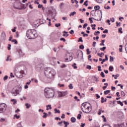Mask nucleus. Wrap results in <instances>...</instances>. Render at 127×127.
Returning <instances> with one entry per match:
<instances>
[{
	"mask_svg": "<svg viewBox=\"0 0 127 127\" xmlns=\"http://www.w3.org/2000/svg\"><path fill=\"white\" fill-rule=\"evenodd\" d=\"M44 95L47 99H52L54 97V89L53 88L46 87L44 90Z\"/></svg>",
	"mask_w": 127,
	"mask_h": 127,
	"instance_id": "1",
	"label": "nucleus"
},
{
	"mask_svg": "<svg viewBox=\"0 0 127 127\" xmlns=\"http://www.w3.org/2000/svg\"><path fill=\"white\" fill-rule=\"evenodd\" d=\"M81 108L82 112L86 114H89V113L92 111V106L91 104L88 102L82 103Z\"/></svg>",
	"mask_w": 127,
	"mask_h": 127,
	"instance_id": "2",
	"label": "nucleus"
},
{
	"mask_svg": "<svg viewBox=\"0 0 127 127\" xmlns=\"http://www.w3.org/2000/svg\"><path fill=\"white\" fill-rule=\"evenodd\" d=\"M26 35L29 39H34L37 37V32L35 29L28 30Z\"/></svg>",
	"mask_w": 127,
	"mask_h": 127,
	"instance_id": "3",
	"label": "nucleus"
},
{
	"mask_svg": "<svg viewBox=\"0 0 127 127\" xmlns=\"http://www.w3.org/2000/svg\"><path fill=\"white\" fill-rule=\"evenodd\" d=\"M55 70L50 67L47 68L45 71V75L49 78H52L55 76Z\"/></svg>",
	"mask_w": 127,
	"mask_h": 127,
	"instance_id": "4",
	"label": "nucleus"
},
{
	"mask_svg": "<svg viewBox=\"0 0 127 127\" xmlns=\"http://www.w3.org/2000/svg\"><path fill=\"white\" fill-rule=\"evenodd\" d=\"M19 92H21V86L17 85L12 89L11 94L12 96L15 97V96L19 95Z\"/></svg>",
	"mask_w": 127,
	"mask_h": 127,
	"instance_id": "5",
	"label": "nucleus"
},
{
	"mask_svg": "<svg viewBox=\"0 0 127 127\" xmlns=\"http://www.w3.org/2000/svg\"><path fill=\"white\" fill-rule=\"evenodd\" d=\"M6 104L4 103L0 104V113H4L6 110Z\"/></svg>",
	"mask_w": 127,
	"mask_h": 127,
	"instance_id": "6",
	"label": "nucleus"
},
{
	"mask_svg": "<svg viewBox=\"0 0 127 127\" xmlns=\"http://www.w3.org/2000/svg\"><path fill=\"white\" fill-rule=\"evenodd\" d=\"M44 67V65L43 64H38L35 66V69L37 72H40L41 70H43V68Z\"/></svg>",
	"mask_w": 127,
	"mask_h": 127,
	"instance_id": "7",
	"label": "nucleus"
},
{
	"mask_svg": "<svg viewBox=\"0 0 127 127\" xmlns=\"http://www.w3.org/2000/svg\"><path fill=\"white\" fill-rule=\"evenodd\" d=\"M13 7H14V8H15V9H22V8H21V3L20 2H18V3H16Z\"/></svg>",
	"mask_w": 127,
	"mask_h": 127,
	"instance_id": "8",
	"label": "nucleus"
},
{
	"mask_svg": "<svg viewBox=\"0 0 127 127\" xmlns=\"http://www.w3.org/2000/svg\"><path fill=\"white\" fill-rule=\"evenodd\" d=\"M50 13H52V18H55L56 16V10L54 9H52L51 11H50Z\"/></svg>",
	"mask_w": 127,
	"mask_h": 127,
	"instance_id": "9",
	"label": "nucleus"
},
{
	"mask_svg": "<svg viewBox=\"0 0 127 127\" xmlns=\"http://www.w3.org/2000/svg\"><path fill=\"white\" fill-rule=\"evenodd\" d=\"M95 18H93V19L94 20H97V21H99V20H101V17L100 16V14L97 13V15H95Z\"/></svg>",
	"mask_w": 127,
	"mask_h": 127,
	"instance_id": "10",
	"label": "nucleus"
},
{
	"mask_svg": "<svg viewBox=\"0 0 127 127\" xmlns=\"http://www.w3.org/2000/svg\"><path fill=\"white\" fill-rule=\"evenodd\" d=\"M67 94H68V92H67V91L61 92V95H60V97H64L66 96V95H67Z\"/></svg>",
	"mask_w": 127,
	"mask_h": 127,
	"instance_id": "11",
	"label": "nucleus"
},
{
	"mask_svg": "<svg viewBox=\"0 0 127 127\" xmlns=\"http://www.w3.org/2000/svg\"><path fill=\"white\" fill-rule=\"evenodd\" d=\"M20 74H22V75H20L19 76V78H22V77H23V75H25V73H24V71L23 70L20 71Z\"/></svg>",
	"mask_w": 127,
	"mask_h": 127,
	"instance_id": "12",
	"label": "nucleus"
},
{
	"mask_svg": "<svg viewBox=\"0 0 127 127\" xmlns=\"http://www.w3.org/2000/svg\"><path fill=\"white\" fill-rule=\"evenodd\" d=\"M64 4H65L63 2L60 3V4L59 5V8L60 9H62V8H63L64 6Z\"/></svg>",
	"mask_w": 127,
	"mask_h": 127,
	"instance_id": "13",
	"label": "nucleus"
},
{
	"mask_svg": "<svg viewBox=\"0 0 127 127\" xmlns=\"http://www.w3.org/2000/svg\"><path fill=\"white\" fill-rule=\"evenodd\" d=\"M104 111L103 110V109L101 108L100 109H99L98 110V115H101L102 113H104Z\"/></svg>",
	"mask_w": 127,
	"mask_h": 127,
	"instance_id": "14",
	"label": "nucleus"
},
{
	"mask_svg": "<svg viewBox=\"0 0 127 127\" xmlns=\"http://www.w3.org/2000/svg\"><path fill=\"white\" fill-rule=\"evenodd\" d=\"M25 106H26V109H29L30 108H31V105L29 103L25 104Z\"/></svg>",
	"mask_w": 127,
	"mask_h": 127,
	"instance_id": "15",
	"label": "nucleus"
},
{
	"mask_svg": "<svg viewBox=\"0 0 127 127\" xmlns=\"http://www.w3.org/2000/svg\"><path fill=\"white\" fill-rule=\"evenodd\" d=\"M104 85H105V86H103L102 87L103 90H106V88H107L108 85H109V84H108V83H105Z\"/></svg>",
	"mask_w": 127,
	"mask_h": 127,
	"instance_id": "16",
	"label": "nucleus"
},
{
	"mask_svg": "<svg viewBox=\"0 0 127 127\" xmlns=\"http://www.w3.org/2000/svg\"><path fill=\"white\" fill-rule=\"evenodd\" d=\"M55 114H60V110H58L57 109L55 108L54 109Z\"/></svg>",
	"mask_w": 127,
	"mask_h": 127,
	"instance_id": "17",
	"label": "nucleus"
},
{
	"mask_svg": "<svg viewBox=\"0 0 127 127\" xmlns=\"http://www.w3.org/2000/svg\"><path fill=\"white\" fill-rule=\"evenodd\" d=\"M64 127H67V126H69V122L64 121Z\"/></svg>",
	"mask_w": 127,
	"mask_h": 127,
	"instance_id": "18",
	"label": "nucleus"
},
{
	"mask_svg": "<svg viewBox=\"0 0 127 127\" xmlns=\"http://www.w3.org/2000/svg\"><path fill=\"white\" fill-rule=\"evenodd\" d=\"M43 118L44 119H46V118H47V116H48V114H47V113L44 112L43 113Z\"/></svg>",
	"mask_w": 127,
	"mask_h": 127,
	"instance_id": "19",
	"label": "nucleus"
},
{
	"mask_svg": "<svg viewBox=\"0 0 127 127\" xmlns=\"http://www.w3.org/2000/svg\"><path fill=\"white\" fill-rule=\"evenodd\" d=\"M105 40H102L101 41L102 43H100V45L101 46H105V44H104V43H105Z\"/></svg>",
	"mask_w": 127,
	"mask_h": 127,
	"instance_id": "20",
	"label": "nucleus"
},
{
	"mask_svg": "<svg viewBox=\"0 0 127 127\" xmlns=\"http://www.w3.org/2000/svg\"><path fill=\"white\" fill-rule=\"evenodd\" d=\"M71 123H75L76 122V118L72 117L70 120Z\"/></svg>",
	"mask_w": 127,
	"mask_h": 127,
	"instance_id": "21",
	"label": "nucleus"
},
{
	"mask_svg": "<svg viewBox=\"0 0 127 127\" xmlns=\"http://www.w3.org/2000/svg\"><path fill=\"white\" fill-rule=\"evenodd\" d=\"M74 14H76V11L71 12L69 14V16H74Z\"/></svg>",
	"mask_w": 127,
	"mask_h": 127,
	"instance_id": "22",
	"label": "nucleus"
},
{
	"mask_svg": "<svg viewBox=\"0 0 127 127\" xmlns=\"http://www.w3.org/2000/svg\"><path fill=\"white\" fill-rule=\"evenodd\" d=\"M117 103L119 104V105H120L122 107L124 106V103L120 100L117 101Z\"/></svg>",
	"mask_w": 127,
	"mask_h": 127,
	"instance_id": "23",
	"label": "nucleus"
},
{
	"mask_svg": "<svg viewBox=\"0 0 127 127\" xmlns=\"http://www.w3.org/2000/svg\"><path fill=\"white\" fill-rule=\"evenodd\" d=\"M91 27H92V29H93V30H95V29H96V24H91Z\"/></svg>",
	"mask_w": 127,
	"mask_h": 127,
	"instance_id": "24",
	"label": "nucleus"
},
{
	"mask_svg": "<svg viewBox=\"0 0 127 127\" xmlns=\"http://www.w3.org/2000/svg\"><path fill=\"white\" fill-rule=\"evenodd\" d=\"M19 67H20V66H19L18 65H16L15 66V71H16V70H19Z\"/></svg>",
	"mask_w": 127,
	"mask_h": 127,
	"instance_id": "25",
	"label": "nucleus"
},
{
	"mask_svg": "<svg viewBox=\"0 0 127 127\" xmlns=\"http://www.w3.org/2000/svg\"><path fill=\"white\" fill-rule=\"evenodd\" d=\"M15 118H16V119L17 120H18V119H19V118H20V116H17V115L16 114V115H14V117H13L14 120V119H15Z\"/></svg>",
	"mask_w": 127,
	"mask_h": 127,
	"instance_id": "26",
	"label": "nucleus"
},
{
	"mask_svg": "<svg viewBox=\"0 0 127 127\" xmlns=\"http://www.w3.org/2000/svg\"><path fill=\"white\" fill-rule=\"evenodd\" d=\"M10 58V56H7V59H6V61H11V59Z\"/></svg>",
	"mask_w": 127,
	"mask_h": 127,
	"instance_id": "27",
	"label": "nucleus"
},
{
	"mask_svg": "<svg viewBox=\"0 0 127 127\" xmlns=\"http://www.w3.org/2000/svg\"><path fill=\"white\" fill-rule=\"evenodd\" d=\"M99 8H100V6L99 5H96L94 6V9H95V10H99Z\"/></svg>",
	"mask_w": 127,
	"mask_h": 127,
	"instance_id": "28",
	"label": "nucleus"
},
{
	"mask_svg": "<svg viewBox=\"0 0 127 127\" xmlns=\"http://www.w3.org/2000/svg\"><path fill=\"white\" fill-rule=\"evenodd\" d=\"M76 65H77V64H76V63H74L72 66L73 67L74 69H77V66H76Z\"/></svg>",
	"mask_w": 127,
	"mask_h": 127,
	"instance_id": "29",
	"label": "nucleus"
},
{
	"mask_svg": "<svg viewBox=\"0 0 127 127\" xmlns=\"http://www.w3.org/2000/svg\"><path fill=\"white\" fill-rule=\"evenodd\" d=\"M118 31L120 33H123V28L121 27L118 29Z\"/></svg>",
	"mask_w": 127,
	"mask_h": 127,
	"instance_id": "30",
	"label": "nucleus"
},
{
	"mask_svg": "<svg viewBox=\"0 0 127 127\" xmlns=\"http://www.w3.org/2000/svg\"><path fill=\"white\" fill-rule=\"evenodd\" d=\"M110 92L111 90H106L104 91V94L108 95V94H109V93H110Z\"/></svg>",
	"mask_w": 127,
	"mask_h": 127,
	"instance_id": "31",
	"label": "nucleus"
},
{
	"mask_svg": "<svg viewBox=\"0 0 127 127\" xmlns=\"http://www.w3.org/2000/svg\"><path fill=\"white\" fill-rule=\"evenodd\" d=\"M11 101L13 102V104L14 105H15L16 104L17 101H16V100H15V99H12V100H11Z\"/></svg>",
	"mask_w": 127,
	"mask_h": 127,
	"instance_id": "32",
	"label": "nucleus"
},
{
	"mask_svg": "<svg viewBox=\"0 0 127 127\" xmlns=\"http://www.w3.org/2000/svg\"><path fill=\"white\" fill-rule=\"evenodd\" d=\"M97 55H98V56H100V57H102V55H105V54H104V53H101V54L98 53L97 54Z\"/></svg>",
	"mask_w": 127,
	"mask_h": 127,
	"instance_id": "33",
	"label": "nucleus"
},
{
	"mask_svg": "<svg viewBox=\"0 0 127 127\" xmlns=\"http://www.w3.org/2000/svg\"><path fill=\"white\" fill-rule=\"evenodd\" d=\"M101 77H102V78H105V73H104V72L102 71L101 72V74H100Z\"/></svg>",
	"mask_w": 127,
	"mask_h": 127,
	"instance_id": "34",
	"label": "nucleus"
},
{
	"mask_svg": "<svg viewBox=\"0 0 127 127\" xmlns=\"http://www.w3.org/2000/svg\"><path fill=\"white\" fill-rule=\"evenodd\" d=\"M56 60V58L55 57H53L52 59V61H53L54 64H55V63H56V61H55Z\"/></svg>",
	"mask_w": 127,
	"mask_h": 127,
	"instance_id": "35",
	"label": "nucleus"
},
{
	"mask_svg": "<svg viewBox=\"0 0 127 127\" xmlns=\"http://www.w3.org/2000/svg\"><path fill=\"white\" fill-rule=\"evenodd\" d=\"M58 85L60 88H63V87L64 86V84H61L60 83H59Z\"/></svg>",
	"mask_w": 127,
	"mask_h": 127,
	"instance_id": "36",
	"label": "nucleus"
},
{
	"mask_svg": "<svg viewBox=\"0 0 127 127\" xmlns=\"http://www.w3.org/2000/svg\"><path fill=\"white\" fill-rule=\"evenodd\" d=\"M106 48H107V47H103V48H101L100 49L101 51H105V50H106Z\"/></svg>",
	"mask_w": 127,
	"mask_h": 127,
	"instance_id": "37",
	"label": "nucleus"
},
{
	"mask_svg": "<svg viewBox=\"0 0 127 127\" xmlns=\"http://www.w3.org/2000/svg\"><path fill=\"white\" fill-rule=\"evenodd\" d=\"M110 62H114V58L113 57L110 56Z\"/></svg>",
	"mask_w": 127,
	"mask_h": 127,
	"instance_id": "38",
	"label": "nucleus"
},
{
	"mask_svg": "<svg viewBox=\"0 0 127 127\" xmlns=\"http://www.w3.org/2000/svg\"><path fill=\"white\" fill-rule=\"evenodd\" d=\"M1 35L3 38H5V33L4 32H2Z\"/></svg>",
	"mask_w": 127,
	"mask_h": 127,
	"instance_id": "39",
	"label": "nucleus"
},
{
	"mask_svg": "<svg viewBox=\"0 0 127 127\" xmlns=\"http://www.w3.org/2000/svg\"><path fill=\"white\" fill-rule=\"evenodd\" d=\"M113 69H114V67H113L112 66H110L109 67V70L110 71V72H113Z\"/></svg>",
	"mask_w": 127,
	"mask_h": 127,
	"instance_id": "40",
	"label": "nucleus"
},
{
	"mask_svg": "<svg viewBox=\"0 0 127 127\" xmlns=\"http://www.w3.org/2000/svg\"><path fill=\"white\" fill-rule=\"evenodd\" d=\"M93 19H94V18H93V17L89 18V20H90V23H93Z\"/></svg>",
	"mask_w": 127,
	"mask_h": 127,
	"instance_id": "41",
	"label": "nucleus"
},
{
	"mask_svg": "<svg viewBox=\"0 0 127 127\" xmlns=\"http://www.w3.org/2000/svg\"><path fill=\"white\" fill-rule=\"evenodd\" d=\"M56 27H59V26H61V24L60 23H56L55 24Z\"/></svg>",
	"mask_w": 127,
	"mask_h": 127,
	"instance_id": "42",
	"label": "nucleus"
},
{
	"mask_svg": "<svg viewBox=\"0 0 127 127\" xmlns=\"http://www.w3.org/2000/svg\"><path fill=\"white\" fill-rule=\"evenodd\" d=\"M126 96V94L124 91H121V96L122 97H125Z\"/></svg>",
	"mask_w": 127,
	"mask_h": 127,
	"instance_id": "43",
	"label": "nucleus"
},
{
	"mask_svg": "<svg viewBox=\"0 0 127 127\" xmlns=\"http://www.w3.org/2000/svg\"><path fill=\"white\" fill-rule=\"evenodd\" d=\"M83 5H85V6H88V0H86L84 2Z\"/></svg>",
	"mask_w": 127,
	"mask_h": 127,
	"instance_id": "44",
	"label": "nucleus"
},
{
	"mask_svg": "<svg viewBox=\"0 0 127 127\" xmlns=\"http://www.w3.org/2000/svg\"><path fill=\"white\" fill-rule=\"evenodd\" d=\"M81 114H78V116H77V119L78 120H81Z\"/></svg>",
	"mask_w": 127,
	"mask_h": 127,
	"instance_id": "45",
	"label": "nucleus"
},
{
	"mask_svg": "<svg viewBox=\"0 0 127 127\" xmlns=\"http://www.w3.org/2000/svg\"><path fill=\"white\" fill-rule=\"evenodd\" d=\"M68 87H69V89H73V88L72 83H70V84H69V85L68 86Z\"/></svg>",
	"mask_w": 127,
	"mask_h": 127,
	"instance_id": "46",
	"label": "nucleus"
},
{
	"mask_svg": "<svg viewBox=\"0 0 127 127\" xmlns=\"http://www.w3.org/2000/svg\"><path fill=\"white\" fill-rule=\"evenodd\" d=\"M74 99L76 100V101H77V102H80V99H78V97H77V96H75L74 97Z\"/></svg>",
	"mask_w": 127,
	"mask_h": 127,
	"instance_id": "47",
	"label": "nucleus"
},
{
	"mask_svg": "<svg viewBox=\"0 0 127 127\" xmlns=\"http://www.w3.org/2000/svg\"><path fill=\"white\" fill-rule=\"evenodd\" d=\"M62 124H63V122H60L58 123V125L60 126V127H62Z\"/></svg>",
	"mask_w": 127,
	"mask_h": 127,
	"instance_id": "48",
	"label": "nucleus"
},
{
	"mask_svg": "<svg viewBox=\"0 0 127 127\" xmlns=\"http://www.w3.org/2000/svg\"><path fill=\"white\" fill-rule=\"evenodd\" d=\"M104 8L105 9H111V7H110V6H107V7L105 6Z\"/></svg>",
	"mask_w": 127,
	"mask_h": 127,
	"instance_id": "49",
	"label": "nucleus"
},
{
	"mask_svg": "<svg viewBox=\"0 0 127 127\" xmlns=\"http://www.w3.org/2000/svg\"><path fill=\"white\" fill-rule=\"evenodd\" d=\"M46 108H49L50 110H52V107H51V105H47Z\"/></svg>",
	"mask_w": 127,
	"mask_h": 127,
	"instance_id": "50",
	"label": "nucleus"
},
{
	"mask_svg": "<svg viewBox=\"0 0 127 127\" xmlns=\"http://www.w3.org/2000/svg\"><path fill=\"white\" fill-rule=\"evenodd\" d=\"M60 40H61V41H64V42H66V40L64 38H61L60 39Z\"/></svg>",
	"mask_w": 127,
	"mask_h": 127,
	"instance_id": "51",
	"label": "nucleus"
},
{
	"mask_svg": "<svg viewBox=\"0 0 127 127\" xmlns=\"http://www.w3.org/2000/svg\"><path fill=\"white\" fill-rule=\"evenodd\" d=\"M82 37H80L78 39V42H83V40L82 39Z\"/></svg>",
	"mask_w": 127,
	"mask_h": 127,
	"instance_id": "52",
	"label": "nucleus"
},
{
	"mask_svg": "<svg viewBox=\"0 0 127 127\" xmlns=\"http://www.w3.org/2000/svg\"><path fill=\"white\" fill-rule=\"evenodd\" d=\"M8 78V76H7V75H6V76H4L3 80L5 81L6 80H7Z\"/></svg>",
	"mask_w": 127,
	"mask_h": 127,
	"instance_id": "53",
	"label": "nucleus"
},
{
	"mask_svg": "<svg viewBox=\"0 0 127 127\" xmlns=\"http://www.w3.org/2000/svg\"><path fill=\"white\" fill-rule=\"evenodd\" d=\"M98 34H100V31H96V32H95V33H94V34L95 35H98Z\"/></svg>",
	"mask_w": 127,
	"mask_h": 127,
	"instance_id": "54",
	"label": "nucleus"
},
{
	"mask_svg": "<svg viewBox=\"0 0 127 127\" xmlns=\"http://www.w3.org/2000/svg\"><path fill=\"white\" fill-rule=\"evenodd\" d=\"M21 101H23V100H26V97L25 96H23L22 98H20Z\"/></svg>",
	"mask_w": 127,
	"mask_h": 127,
	"instance_id": "55",
	"label": "nucleus"
},
{
	"mask_svg": "<svg viewBox=\"0 0 127 127\" xmlns=\"http://www.w3.org/2000/svg\"><path fill=\"white\" fill-rule=\"evenodd\" d=\"M96 1H97V2H98V3H101V2H102L103 0H95Z\"/></svg>",
	"mask_w": 127,
	"mask_h": 127,
	"instance_id": "56",
	"label": "nucleus"
},
{
	"mask_svg": "<svg viewBox=\"0 0 127 127\" xmlns=\"http://www.w3.org/2000/svg\"><path fill=\"white\" fill-rule=\"evenodd\" d=\"M43 5L42 4H38V8H41Z\"/></svg>",
	"mask_w": 127,
	"mask_h": 127,
	"instance_id": "57",
	"label": "nucleus"
},
{
	"mask_svg": "<svg viewBox=\"0 0 127 127\" xmlns=\"http://www.w3.org/2000/svg\"><path fill=\"white\" fill-rule=\"evenodd\" d=\"M18 127H22V125H21V122H20L19 124L17 125Z\"/></svg>",
	"mask_w": 127,
	"mask_h": 127,
	"instance_id": "58",
	"label": "nucleus"
},
{
	"mask_svg": "<svg viewBox=\"0 0 127 127\" xmlns=\"http://www.w3.org/2000/svg\"><path fill=\"white\" fill-rule=\"evenodd\" d=\"M79 48H80V49H84V45H80L79 46Z\"/></svg>",
	"mask_w": 127,
	"mask_h": 127,
	"instance_id": "59",
	"label": "nucleus"
},
{
	"mask_svg": "<svg viewBox=\"0 0 127 127\" xmlns=\"http://www.w3.org/2000/svg\"><path fill=\"white\" fill-rule=\"evenodd\" d=\"M12 42H14L15 44H17V41L15 39L12 40Z\"/></svg>",
	"mask_w": 127,
	"mask_h": 127,
	"instance_id": "60",
	"label": "nucleus"
},
{
	"mask_svg": "<svg viewBox=\"0 0 127 127\" xmlns=\"http://www.w3.org/2000/svg\"><path fill=\"white\" fill-rule=\"evenodd\" d=\"M110 20L112 21V22H115V18L113 17L110 18Z\"/></svg>",
	"mask_w": 127,
	"mask_h": 127,
	"instance_id": "61",
	"label": "nucleus"
},
{
	"mask_svg": "<svg viewBox=\"0 0 127 127\" xmlns=\"http://www.w3.org/2000/svg\"><path fill=\"white\" fill-rule=\"evenodd\" d=\"M85 126H86V124L82 123L81 125H80V127H85Z\"/></svg>",
	"mask_w": 127,
	"mask_h": 127,
	"instance_id": "62",
	"label": "nucleus"
},
{
	"mask_svg": "<svg viewBox=\"0 0 127 127\" xmlns=\"http://www.w3.org/2000/svg\"><path fill=\"white\" fill-rule=\"evenodd\" d=\"M109 32V30L108 29H105L104 31H103V33H108Z\"/></svg>",
	"mask_w": 127,
	"mask_h": 127,
	"instance_id": "63",
	"label": "nucleus"
},
{
	"mask_svg": "<svg viewBox=\"0 0 127 127\" xmlns=\"http://www.w3.org/2000/svg\"><path fill=\"white\" fill-rule=\"evenodd\" d=\"M102 67H101V65L98 66V71H102L101 69Z\"/></svg>",
	"mask_w": 127,
	"mask_h": 127,
	"instance_id": "64",
	"label": "nucleus"
}]
</instances>
